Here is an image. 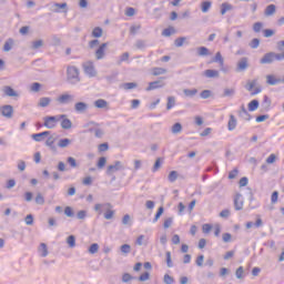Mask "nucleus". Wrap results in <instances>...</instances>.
Returning a JSON list of instances; mask_svg holds the SVG:
<instances>
[{"label":"nucleus","mask_w":284,"mask_h":284,"mask_svg":"<svg viewBox=\"0 0 284 284\" xmlns=\"http://www.w3.org/2000/svg\"><path fill=\"white\" fill-rule=\"evenodd\" d=\"M274 61H284V51L282 53L267 52L261 58L260 63L262 65H272Z\"/></svg>","instance_id":"1"},{"label":"nucleus","mask_w":284,"mask_h":284,"mask_svg":"<svg viewBox=\"0 0 284 284\" xmlns=\"http://www.w3.org/2000/svg\"><path fill=\"white\" fill-rule=\"evenodd\" d=\"M67 81L71 85H77V83L81 81V78L79 77V68L74 65L67 68Z\"/></svg>","instance_id":"2"},{"label":"nucleus","mask_w":284,"mask_h":284,"mask_svg":"<svg viewBox=\"0 0 284 284\" xmlns=\"http://www.w3.org/2000/svg\"><path fill=\"white\" fill-rule=\"evenodd\" d=\"M61 119H65L64 114L60 115H49L44 118V128H48V130H54L57 128L58 121H61Z\"/></svg>","instance_id":"3"},{"label":"nucleus","mask_w":284,"mask_h":284,"mask_svg":"<svg viewBox=\"0 0 284 284\" xmlns=\"http://www.w3.org/2000/svg\"><path fill=\"white\" fill-rule=\"evenodd\" d=\"M0 115L3 119H14V106L12 104H3L0 106Z\"/></svg>","instance_id":"4"},{"label":"nucleus","mask_w":284,"mask_h":284,"mask_svg":"<svg viewBox=\"0 0 284 284\" xmlns=\"http://www.w3.org/2000/svg\"><path fill=\"white\" fill-rule=\"evenodd\" d=\"M84 73L88 74L90 79L97 77V69H94V62L88 61L82 64Z\"/></svg>","instance_id":"5"},{"label":"nucleus","mask_w":284,"mask_h":284,"mask_svg":"<svg viewBox=\"0 0 284 284\" xmlns=\"http://www.w3.org/2000/svg\"><path fill=\"white\" fill-rule=\"evenodd\" d=\"M121 170H125V166H123V163L121 161H115L114 164L108 166L106 175L113 176L115 172H119Z\"/></svg>","instance_id":"6"},{"label":"nucleus","mask_w":284,"mask_h":284,"mask_svg":"<svg viewBox=\"0 0 284 284\" xmlns=\"http://www.w3.org/2000/svg\"><path fill=\"white\" fill-rule=\"evenodd\" d=\"M165 77H161L159 80L150 82L146 88V92H152V90H159V88H164L165 83H163Z\"/></svg>","instance_id":"7"},{"label":"nucleus","mask_w":284,"mask_h":284,"mask_svg":"<svg viewBox=\"0 0 284 284\" xmlns=\"http://www.w3.org/2000/svg\"><path fill=\"white\" fill-rule=\"evenodd\" d=\"M58 103H60L61 105H68V103H74V95L70 94V93H64L62 95H60L57 99Z\"/></svg>","instance_id":"8"},{"label":"nucleus","mask_w":284,"mask_h":284,"mask_svg":"<svg viewBox=\"0 0 284 284\" xmlns=\"http://www.w3.org/2000/svg\"><path fill=\"white\" fill-rule=\"evenodd\" d=\"M108 49V42H104L99 45V48L95 50V59L98 61H101V59H105V50Z\"/></svg>","instance_id":"9"},{"label":"nucleus","mask_w":284,"mask_h":284,"mask_svg":"<svg viewBox=\"0 0 284 284\" xmlns=\"http://www.w3.org/2000/svg\"><path fill=\"white\" fill-rule=\"evenodd\" d=\"M234 203V210H236V212H241V210H243V194L241 193H236L233 200Z\"/></svg>","instance_id":"10"},{"label":"nucleus","mask_w":284,"mask_h":284,"mask_svg":"<svg viewBox=\"0 0 284 284\" xmlns=\"http://www.w3.org/2000/svg\"><path fill=\"white\" fill-rule=\"evenodd\" d=\"M1 92L3 93L4 97H11V98H19V92H17L10 85H4L1 89Z\"/></svg>","instance_id":"11"},{"label":"nucleus","mask_w":284,"mask_h":284,"mask_svg":"<svg viewBox=\"0 0 284 284\" xmlns=\"http://www.w3.org/2000/svg\"><path fill=\"white\" fill-rule=\"evenodd\" d=\"M250 68V63L247 62V58H241L237 62L236 72H245Z\"/></svg>","instance_id":"12"},{"label":"nucleus","mask_w":284,"mask_h":284,"mask_svg":"<svg viewBox=\"0 0 284 284\" xmlns=\"http://www.w3.org/2000/svg\"><path fill=\"white\" fill-rule=\"evenodd\" d=\"M74 110L78 112V114H85V112H88V103L78 102L74 104Z\"/></svg>","instance_id":"13"},{"label":"nucleus","mask_w":284,"mask_h":284,"mask_svg":"<svg viewBox=\"0 0 284 284\" xmlns=\"http://www.w3.org/2000/svg\"><path fill=\"white\" fill-rule=\"evenodd\" d=\"M61 128L62 130H71L72 129V121L68 119V115L64 114V118H61Z\"/></svg>","instance_id":"14"},{"label":"nucleus","mask_w":284,"mask_h":284,"mask_svg":"<svg viewBox=\"0 0 284 284\" xmlns=\"http://www.w3.org/2000/svg\"><path fill=\"white\" fill-rule=\"evenodd\" d=\"M237 120L236 116H234V114L230 115L229 122H227V130L229 132H233V130H236V125H237Z\"/></svg>","instance_id":"15"},{"label":"nucleus","mask_w":284,"mask_h":284,"mask_svg":"<svg viewBox=\"0 0 284 284\" xmlns=\"http://www.w3.org/2000/svg\"><path fill=\"white\" fill-rule=\"evenodd\" d=\"M266 83L267 85H278V83H281V78H276L274 74H267Z\"/></svg>","instance_id":"16"},{"label":"nucleus","mask_w":284,"mask_h":284,"mask_svg":"<svg viewBox=\"0 0 284 284\" xmlns=\"http://www.w3.org/2000/svg\"><path fill=\"white\" fill-rule=\"evenodd\" d=\"M234 10V6L230 4V2H223L221 4L220 13L223 16L227 14V12Z\"/></svg>","instance_id":"17"},{"label":"nucleus","mask_w":284,"mask_h":284,"mask_svg":"<svg viewBox=\"0 0 284 284\" xmlns=\"http://www.w3.org/2000/svg\"><path fill=\"white\" fill-rule=\"evenodd\" d=\"M204 77H206V79H219L220 73L219 70L207 69L204 71Z\"/></svg>","instance_id":"18"},{"label":"nucleus","mask_w":284,"mask_h":284,"mask_svg":"<svg viewBox=\"0 0 284 284\" xmlns=\"http://www.w3.org/2000/svg\"><path fill=\"white\" fill-rule=\"evenodd\" d=\"M33 141H37V143H41V141H43L44 136H50V131H44L41 133H34L31 135Z\"/></svg>","instance_id":"19"},{"label":"nucleus","mask_w":284,"mask_h":284,"mask_svg":"<svg viewBox=\"0 0 284 284\" xmlns=\"http://www.w3.org/2000/svg\"><path fill=\"white\" fill-rule=\"evenodd\" d=\"M61 10H64V12H68V3H65V2H63V3L55 2L52 6V11L53 12H61Z\"/></svg>","instance_id":"20"},{"label":"nucleus","mask_w":284,"mask_h":284,"mask_svg":"<svg viewBox=\"0 0 284 284\" xmlns=\"http://www.w3.org/2000/svg\"><path fill=\"white\" fill-rule=\"evenodd\" d=\"M91 37L94 39H101V37H103V29L101 27H95L92 30Z\"/></svg>","instance_id":"21"},{"label":"nucleus","mask_w":284,"mask_h":284,"mask_svg":"<svg viewBox=\"0 0 284 284\" xmlns=\"http://www.w3.org/2000/svg\"><path fill=\"white\" fill-rule=\"evenodd\" d=\"M47 148H50L51 152H57V145H54V138L49 136L45 141Z\"/></svg>","instance_id":"22"},{"label":"nucleus","mask_w":284,"mask_h":284,"mask_svg":"<svg viewBox=\"0 0 284 284\" xmlns=\"http://www.w3.org/2000/svg\"><path fill=\"white\" fill-rule=\"evenodd\" d=\"M116 79H119V71H113L111 74L105 77L108 83H115Z\"/></svg>","instance_id":"23"},{"label":"nucleus","mask_w":284,"mask_h":284,"mask_svg":"<svg viewBox=\"0 0 284 284\" xmlns=\"http://www.w3.org/2000/svg\"><path fill=\"white\" fill-rule=\"evenodd\" d=\"M39 252H40V256H42V258H45V256H48L49 252H48V244L47 243H41L39 246Z\"/></svg>","instance_id":"24"},{"label":"nucleus","mask_w":284,"mask_h":284,"mask_svg":"<svg viewBox=\"0 0 284 284\" xmlns=\"http://www.w3.org/2000/svg\"><path fill=\"white\" fill-rule=\"evenodd\" d=\"M210 49H207L206 47H200L197 48V57H210Z\"/></svg>","instance_id":"25"},{"label":"nucleus","mask_w":284,"mask_h":284,"mask_svg":"<svg viewBox=\"0 0 284 284\" xmlns=\"http://www.w3.org/2000/svg\"><path fill=\"white\" fill-rule=\"evenodd\" d=\"M50 103H52V99L40 98L38 105H39V108H48V105H50Z\"/></svg>","instance_id":"26"},{"label":"nucleus","mask_w":284,"mask_h":284,"mask_svg":"<svg viewBox=\"0 0 284 284\" xmlns=\"http://www.w3.org/2000/svg\"><path fill=\"white\" fill-rule=\"evenodd\" d=\"M272 106V100L270 99V97L264 95L263 97V102H262V108H264V110H270V108Z\"/></svg>","instance_id":"27"},{"label":"nucleus","mask_w":284,"mask_h":284,"mask_svg":"<svg viewBox=\"0 0 284 284\" xmlns=\"http://www.w3.org/2000/svg\"><path fill=\"white\" fill-rule=\"evenodd\" d=\"M12 45H14V40L12 38H9L3 45V52H10L12 50Z\"/></svg>","instance_id":"28"},{"label":"nucleus","mask_w":284,"mask_h":284,"mask_svg":"<svg viewBox=\"0 0 284 284\" xmlns=\"http://www.w3.org/2000/svg\"><path fill=\"white\" fill-rule=\"evenodd\" d=\"M171 132L172 134H181V132H183V125L180 122H176L173 124Z\"/></svg>","instance_id":"29"},{"label":"nucleus","mask_w":284,"mask_h":284,"mask_svg":"<svg viewBox=\"0 0 284 284\" xmlns=\"http://www.w3.org/2000/svg\"><path fill=\"white\" fill-rule=\"evenodd\" d=\"M258 105H260L258 100H252L248 103V112H256V110H258Z\"/></svg>","instance_id":"30"},{"label":"nucleus","mask_w":284,"mask_h":284,"mask_svg":"<svg viewBox=\"0 0 284 284\" xmlns=\"http://www.w3.org/2000/svg\"><path fill=\"white\" fill-rule=\"evenodd\" d=\"M211 8H212V1L205 0L202 2V6H201L202 12H204V13L210 12Z\"/></svg>","instance_id":"31"},{"label":"nucleus","mask_w":284,"mask_h":284,"mask_svg":"<svg viewBox=\"0 0 284 284\" xmlns=\"http://www.w3.org/2000/svg\"><path fill=\"white\" fill-rule=\"evenodd\" d=\"M212 63H219L221 65V68H223L224 65V60H223V55L221 54V52H217L215 54V57L212 60Z\"/></svg>","instance_id":"32"},{"label":"nucleus","mask_w":284,"mask_h":284,"mask_svg":"<svg viewBox=\"0 0 284 284\" xmlns=\"http://www.w3.org/2000/svg\"><path fill=\"white\" fill-rule=\"evenodd\" d=\"M274 12H276V6L275 4H268L264 11V14L266 17H272V14H274Z\"/></svg>","instance_id":"33"},{"label":"nucleus","mask_w":284,"mask_h":284,"mask_svg":"<svg viewBox=\"0 0 284 284\" xmlns=\"http://www.w3.org/2000/svg\"><path fill=\"white\" fill-rule=\"evenodd\" d=\"M70 143H72V140L64 138V139H60L58 142V148H68V145H70Z\"/></svg>","instance_id":"34"},{"label":"nucleus","mask_w":284,"mask_h":284,"mask_svg":"<svg viewBox=\"0 0 284 284\" xmlns=\"http://www.w3.org/2000/svg\"><path fill=\"white\" fill-rule=\"evenodd\" d=\"M120 252L122 254H124L125 256H128V254H130V252H132V246H130V244H123L120 246Z\"/></svg>","instance_id":"35"},{"label":"nucleus","mask_w":284,"mask_h":284,"mask_svg":"<svg viewBox=\"0 0 284 284\" xmlns=\"http://www.w3.org/2000/svg\"><path fill=\"white\" fill-rule=\"evenodd\" d=\"M89 132H94L97 139H103L105 132L102 129H89Z\"/></svg>","instance_id":"36"},{"label":"nucleus","mask_w":284,"mask_h":284,"mask_svg":"<svg viewBox=\"0 0 284 284\" xmlns=\"http://www.w3.org/2000/svg\"><path fill=\"white\" fill-rule=\"evenodd\" d=\"M176 105V98L174 97H169L168 98V103H166V110H172Z\"/></svg>","instance_id":"37"},{"label":"nucleus","mask_w":284,"mask_h":284,"mask_svg":"<svg viewBox=\"0 0 284 284\" xmlns=\"http://www.w3.org/2000/svg\"><path fill=\"white\" fill-rule=\"evenodd\" d=\"M183 93L185 94V97H196V94H199V90L196 89H184Z\"/></svg>","instance_id":"38"},{"label":"nucleus","mask_w":284,"mask_h":284,"mask_svg":"<svg viewBox=\"0 0 284 284\" xmlns=\"http://www.w3.org/2000/svg\"><path fill=\"white\" fill-rule=\"evenodd\" d=\"M67 243L69 247H77V237L74 235H69L67 237Z\"/></svg>","instance_id":"39"},{"label":"nucleus","mask_w":284,"mask_h":284,"mask_svg":"<svg viewBox=\"0 0 284 284\" xmlns=\"http://www.w3.org/2000/svg\"><path fill=\"white\" fill-rule=\"evenodd\" d=\"M164 212H165V209L163 206H160L158 209V212L155 213V216L153 219V223H156L161 219V216H163Z\"/></svg>","instance_id":"40"},{"label":"nucleus","mask_w":284,"mask_h":284,"mask_svg":"<svg viewBox=\"0 0 284 284\" xmlns=\"http://www.w3.org/2000/svg\"><path fill=\"white\" fill-rule=\"evenodd\" d=\"M168 179H169V182H170V183H175V182H176V179H179V172H176V171H171V172L169 173Z\"/></svg>","instance_id":"41"},{"label":"nucleus","mask_w":284,"mask_h":284,"mask_svg":"<svg viewBox=\"0 0 284 284\" xmlns=\"http://www.w3.org/2000/svg\"><path fill=\"white\" fill-rule=\"evenodd\" d=\"M240 119H243L244 121H252V114L250 112L244 111V112H237Z\"/></svg>","instance_id":"42"},{"label":"nucleus","mask_w":284,"mask_h":284,"mask_svg":"<svg viewBox=\"0 0 284 284\" xmlns=\"http://www.w3.org/2000/svg\"><path fill=\"white\" fill-rule=\"evenodd\" d=\"M130 60V53L129 52H124L121 54L119 61L116 62V65H121V63L129 61Z\"/></svg>","instance_id":"43"},{"label":"nucleus","mask_w":284,"mask_h":284,"mask_svg":"<svg viewBox=\"0 0 284 284\" xmlns=\"http://www.w3.org/2000/svg\"><path fill=\"white\" fill-rule=\"evenodd\" d=\"M108 163V159L105 156H102L99 159L98 163H97V168L99 170H103V168H105V164Z\"/></svg>","instance_id":"44"},{"label":"nucleus","mask_w":284,"mask_h":284,"mask_svg":"<svg viewBox=\"0 0 284 284\" xmlns=\"http://www.w3.org/2000/svg\"><path fill=\"white\" fill-rule=\"evenodd\" d=\"M94 105L99 109L108 108V101L99 99L94 102Z\"/></svg>","instance_id":"45"},{"label":"nucleus","mask_w":284,"mask_h":284,"mask_svg":"<svg viewBox=\"0 0 284 284\" xmlns=\"http://www.w3.org/2000/svg\"><path fill=\"white\" fill-rule=\"evenodd\" d=\"M104 219L106 221H111V219H114V211H112V207L106 209V212L104 213Z\"/></svg>","instance_id":"46"},{"label":"nucleus","mask_w":284,"mask_h":284,"mask_svg":"<svg viewBox=\"0 0 284 284\" xmlns=\"http://www.w3.org/2000/svg\"><path fill=\"white\" fill-rule=\"evenodd\" d=\"M166 73H168V69H163V68L153 69V77H160V74H166Z\"/></svg>","instance_id":"47"},{"label":"nucleus","mask_w":284,"mask_h":284,"mask_svg":"<svg viewBox=\"0 0 284 284\" xmlns=\"http://www.w3.org/2000/svg\"><path fill=\"white\" fill-rule=\"evenodd\" d=\"M64 214L69 219H74V210L71 206H65L64 207Z\"/></svg>","instance_id":"48"},{"label":"nucleus","mask_w":284,"mask_h":284,"mask_svg":"<svg viewBox=\"0 0 284 284\" xmlns=\"http://www.w3.org/2000/svg\"><path fill=\"white\" fill-rule=\"evenodd\" d=\"M248 45L252 50H256V48L261 45V40L258 38H254Z\"/></svg>","instance_id":"49"},{"label":"nucleus","mask_w":284,"mask_h":284,"mask_svg":"<svg viewBox=\"0 0 284 284\" xmlns=\"http://www.w3.org/2000/svg\"><path fill=\"white\" fill-rule=\"evenodd\" d=\"M236 94V89L232 88V89H224V93L222 94V97H234Z\"/></svg>","instance_id":"50"},{"label":"nucleus","mask_w":284,"mask_h":284,"mask_svg":"<svg viewBox=\"0 0 284 284\" xmlns=\"http://www.w3.org/2000/svg\"><path fill=\"white\" fill-rule=\"evenodd\" d=\"M175 30L173 27H169L162 31L163 37H172L174 34Z\"/></svg>","instance_id":"51"},{"label":"nucleus","mask_w":284,"mask_h":284,"mask_svg":"<svg viewBox=\"0 0 284 284\" xmlns=\"http://www.w3.org/2000/svg\"><path fill=\"white\" fill-rule=\"evenodd\" d=\"M165 256H166V266L174 267V263H172V253L170 251H168L165 253Z\"/></svg>","instance_id":"52"},{"label":"nucleus","mask_w":284,"mask_h":284,"mask_svg":"<svg viewBox=\"0 0 284 284\" xmlns=\"http://www.w3.org/2000/svg\"><path fill=\"white\" fill-rule=\"evenodd\" d=\"M34 201L37 205H44L45 197H43L41 193H38Z\"/></svg>","instance_id":"53"},{"label":"nucleus","mask_w":284,"mask_h":284,"mask_svg":"<svg viewBox=\"0 0 284 284\" xmlns=\"http://www.w3.org/2000/svg\"><path fill=\"white\" fill-rule=\"evenodd\" d=\"M172 223H174V217H168L166 220H164V223H163L164 230L172 227Z\"/></svg>","instance_id":"54"},{"label":"nucleus","mask_w":284,"mask_h":284,"mask_svg":"<svg viewBox=\"0 0 284 284\" xmlns=\"http://www.w3.org/2000/svg\"><path fill=\"white\" fill-rule=\"evenodd\" d=\"M161 10H163V6L161 8L153 9L154 19H161L163 17V13H161Z\"/></svg>","instance_id":"55"},{"label":"nucleus","mask_w":284,"mask_h":284,"mask_svg":"<svg viewBox=\"0 0 284 284\" xmlns=\"http://www.w3.org/2000/svg\"><path fill=\"white\" fill-rule=\"evenodd\" d=\"M32 50H39V48H43V40H37L32 42Z\"/></svg>","instance_id":"56"},{"label":"nucleus","mask_w":284,"mask_h":284,"mask_svg":"<svg viewBox=\"0 0 284 284\" xmlns=\"http://www.w3.org/2000/svg\"><path fill=\"white\" fill-rule=\"evenodd\" d=\"M138 281L141 283H145V281H150V272H144L142 275L138 277Z\"/></svg>","instance_id":"57"},{"label":"nucleus","mask_w":284,"mask_h":284,"mask_svg":"<svg viewBox=\"0 0 284 284\" xmlns=\"http://www.w3.org/2000/svg\"><path fill=\"white\" fill-rule=\"evenodd\" d=\"M122 87L124 88V90H134V88H136L138 84L136 82H126L122 84Z\"/></svg>","instance_id":"58"},{"label":"nucleus","mask_w":284,"mask_h":284,"mask_svg":"<svg viewBox=\"0 0 284 284\" xmlns=\"http://www.w3.org/2000/svg\"><path fill=\"white\" fill-rule=\"evenodd\" d=\"M98 150L99 152H108L110 150V144H108V142L99 144Z\"/></svg>","instance_id":"59"},{"label":"nucleus","mask_w":284,"mask_h":284,"mask_svg":"<svg viewBox=\"0 0 284 284\" xmlns=\"http://www.w3.org/2000/svg\"><path fill=\"white\" fill-rule=\"evenodd\" d=\"M135 48L138 50H144L146 48L145 40H136Z\"/></svg>","instance_id":"60"},{"label":"nucleus","mask_w":284,"mask_h":284,"mask_svg":"<svg viewBox=\"0 0 284 284\" xmlns=\"http://www.w3.org/2000/svg\"><path fill=\"white\" fill-rule=\"evenodd\" d=\"M159 170H161V158H158L155 160V163H154V165L152 168V172H159Z\"/></svg>","instance_id":"61"},{"label":"nucleus","mask_w":284,"mask_h":284,"mask_svg":"<svg viewBox=\"0 0 284 284\" xmlns=\"http://www.w3.org/2000/svg\"><path fill=\"white\" fill-rule=\"evenodd\" d=\"M163 283L173 284L174 283V277L171 276L170 274H165L164 277H163Z\"/></svg>","instance_id":"62"},{"label":"nucleus","mask_w":284,"mask_h":284,"mask_svg":"<svg viewBox=\"0 0 284 284\" xmlns=\"http://www.w3.org/2000/svg\"><path fill=\"white\" fill-rule=\"evenodd\" d=\"M99 252V245L97 243H93L89 247V254H97Z\"/></svg>","instance_id":"63"},{"label":"nucleus","mask_w":284,"mask_h":284,"mask_svg":"<svg viewBox=\"0 0 284 284\" xmlns=\"http://www.w3.org/2000/svg\"><path fill=\"white\" fill-rule=\"evenodd\" d=\"M244 272H245V270L243 268V266L237 267V270L235 271L236 278H239V280L243 278Z\"/></svg>","instance_id":"64"}]
</instances>
